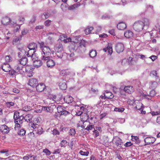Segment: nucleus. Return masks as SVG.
Wrapping results in <instances>:
<instances>
[{
  "label": "nucleus",
  "mask_w": 160,
  "mask_h": 160,
  "mask_svg": "<svg viewBox=\"0 0 160 160\" xmlns=\"http://www.w3.org/2000/svg\"><path fill=\"white\" fill-rule=\"evenodd\" d=\"M23 118L22 116H20L19 112L16 111L14 112L13 118L15 124L14 127L15 130L18 129L19 128L22 126Z\"/></svg>",
  "instance_id": "1"
},
{
  "label": "nucleus",
  "mask_w": 160,
  "mask_h": 160,
  "mask_svg": "<svg viewBox=\"0 0 160 160\" xmlns=\"http://www.w3.org/2000/svg\"><path fill=\"white\" fill-rule=\"evenodd\" d=\"M42 52L41 58L42 60H48L50 58L49 56L51 54V50L48 47H45L41 49Z\"/></svg>",
  "instance_id": "2"
},
{
  "label": "nucleus",
  "mask_w": 160,
  "mask_h": 160,
  "mask_svg": "<svg viewBox=\"0 0 160 160\" xmlns=\"http://www.w3.org/2000/svg\"><path fill=\"white\" fill-rule=\"evenodd\" d=\"M143 23L142 21H139L135 22L133 25V29L136 31H142L144 28Z\"/></svg>",
  "instance_id": "3"
},
{
  "label": "nucleus",
  "mask_w": 160,
  "mask_h": 160,
  "mask_svg": "<svg viewBox=\"0 0 160 160\" xmlns=\"http://www.w3.org/2000/svg\"><path fill=\"white\" fill-rule=\"evenodd\" d=\"M115 49L117 52L118 53L122 52L124 49L123 44L122 43H118L116 46Z\"/></svg>",
  "instance_id": "4"
},
{
  "label": "nucleus",
  "mask_w": 160,
  "mask_h": 160,
  "mask_svg": "<svg viewBox=\"0 0 160 160\" xmlns=\"http://www.w3.org/2000/svg\"><path fill=\"white\" fill-rule=\"evenodd\" d=\"M122 139L118 137L115 139L113 142L114 145L116 146V148L118 149H119L122 147Z\"/></svg>",
  "instance_id": "5"
},
{
  "label": "nucleus",
  "mask_w": 160,
  "mask_h": 160,
  "mask_svg": "<svg viewBox=\"0 0 160 160\" xmlns=\"http://www.w3.org/2000/svg\"><path fill=\"white\" fill-rule=\"evenodd\" d=\"M155 138L152 137H147L144 139V142L146 145L152 144L155 142Z\"/></svg>",
  "instance_id": "6"
},
{
  "label": "nucleus",
  "mask_w": 160,
  "mask_h": 160,
  "mask_svg": "<svg viewBox=\"0 0 160 160\" xmlns=\"http://www.w3.org/2000/svg\"><path fill=\"white\" fill-rule=\"evenodd\" d=\"M55 50L56 52H61L63 50V47L62 44L58 43L56 44L55 47Z\"/></svg>",
  "instance_id": "7"
},
{
  "label": "nucleus",
  "mask_w": 160,
  "mask_h": 160,
  "mask_svg": "<svg viewBox=\"0 0 160 160\" xmlns=\"http://www.w3.org/2000/svg\"><path fill=\"white\" fill-rule=\"evenodd\" d=\"M38 83L37 79L34 78H31L29 80L28 84L32 87H35Z\"/></svg>",
  "instance_id": "8"
},
{
  "label": "nucleus",
  "mask_w": 160,
  "mask_h": 160,
  "mask_svg": "<svg viewBox=\"0 0 160 160\" xmlns=\"http://www.w3.org/2000/svg\"><path fill=\"white\" fill-rule=\"evenodd\" d=\"M46 87L45 84L42 83H40L36 86V88L38 92H42L45 88Z\"/></svg>",
  "instance_id": "9"
},
{
  "label": "nucleus",
  "mask_w": 160,
  "mask_h": 160,
  "mask_svg": "<svg viewBox=\"0 0 160 160\" xmlns=\"http://www.w3.org/2000/svg\"><path fill=\"white\" fill-rule=\"evenodd\" d=\"M0 130L3 134H6L9 132V129L6 125H3L0 127Z\"/></svg>",
  "instance_id": "10"
},
{
  "label": "nucleus",
  "mask_w": 160,
  "mask_h": 160,
  "mask_svg": "<svg viewBox=\"0 0 160 160\" xmlns=\"http://www.w3.org/2000/svg\"><path fill=\"white\" fill-rule=\"evenodd\" d=\"M2 68L4 72H8L10 71L11 68L9 64L6 63H4L2 65Z\"/></svg>",
  "instance_id": "11"
},
{
  "label": "nucleus",
  "mask_w": 160,
  "mask_h": 160,
  "mask_svg": "<svg viewBox=\"0 0 160 160\" xmlns=\"http://www.w3.org/2000/svg\"><path fill=\"white\" fill-rule=\"evenodd\" d=\"M124 90L125 92L131 94L134 92V89L132 86H128L124 87Z\"/></svg>",
  "instance_id": "12"
},
{
  "label": "nucleus",
  "mask_w": 160,
  "mask_h": 160,
  "mask_svg": "<svg viewBox=\"0 0 160 160\" xmlns=\"http://www.w3.org/2000/svg\"><path fill=\"white\" fill-rule=\"evenodd\" d=\"M134 103L135 105V108L137 109L141 110L143 108V105L140 101L136 100L134 102Z\"/></svg>",
  "instance_id": "13"
},
{
  "label": "nucleus",
  "mask_w": 160,
  "mask_h": 160,
  "mask_svg": "<svg viewBox=\"0 0 160 160\" xmlns=\"http://www.w3.org/2000/svg\"><path fill=\"white\" fill-rule=\"evenodd\" d=\"M49 58L47 60L46 62L47 66L48 68H52L55 66V61L52 59H49Z\"/></svg>",
  "instance_id": "14"
},
{
  "label": "nucleus",
  "mask_w": 160,
  "mask_h": 160,
  "mask_svg": "<svg viewBox=\"0 0 160 160\" xmlns=\"http://www.w3.org/2000/svg\"><path fill=\"white\" fill-rule=\"evenodd\" d=\"M37 44L34 42L30 43L28 46V48L30 50H32L34 51L33 53L36 52V49H37Z\"/></svg>",
  "instance_id": "15"
},
{
  "label": "nucleus",
  "mask_w": 160,
  "mask_h": 160,
  "mask_svg": "<svg viewBox=\"0 0 160 160\" xmlns=\"http://www.w3.org/2000/svg\"><path fill=\"white\" fill-rule=\"evenodd\" d=\"M117 27L119 30H123L126 28L127 26L125 22H120L118 24Z\"/></svg>",
  "instance_id": "16"
},
{
  "label": "nucleus",
  "mask_w": 160,
  "mask_h": 160,
  "mask_svg": "<svg viewBox=\"0 0 160 160\" xmlns=\"http://www.w3.org/2000/svg\"><path fill=\"white\" fill-rule=\"evenodd\" d=\"M10 22V18L8 17L3 18L1 20L2 23L4 25H7Z\"/></svg>",
  "instance_id": "17"
},
{
  "label": "nucleus",
  "mask_w": 160,
  "mask_h": 160,
  "mask_svg": "<svg viewBox=\"0 0 160 160\" xmlns=\"http://www.w3.org/2000/svg\"><path fill=\"white\" fill-rule=\"evenodd\" d=\"M42 64V62L41 60H37L34 61L33 62V66L36 68H38L41 67Z\"/></svg>",
  "instance_id": "18"
},
{
  "label": "nucleus",
  "mask_w": 160,
  "mask_h": 160,
  "mask_svg": "<svg viewBox=\"0 0 160 160\" xmlns=\"http://www.w3.org/2000/svg\"><path fill=\"white\" fill-rule=\"evenodd\" d=\"M124 35L125 37L129 38L132 37L133 36V32L130 30H128L125 32Z\"/></svg>",
  "instance_id": "19"
},
{
  "label": "nucleus",
  "mask_w": 160,
  "mask_h": 160,
  "mask_svg": "<svg viewBox=\"0 0 160 160\" xmlns=\"http://www.w3.org/2000/svg\"><path fill=\"white\" fill-rule=\"evenodd\" d=\"M71 73V72L68 70L65 69L61 70L60 72L61 75L64 76L69 75Z\"/></svg>",
  "instance_id": "20"
},
{
  "label": "nucleus",
  "mask_w": 160,
  "mask_h": 160,
  "mask_svg": "<svg viewBox=\"0 0 160 160\" xmlns=\"http://www.w3.org/2000/svg\"><path fill=\"white\" fill-rule=\"evenodd\" d=\"M158 85V83L155 81L151 82L149 84L150 88L153 90L155 89L157 87Z\"/></svg>",
  "instance_id": "21"
},
{
  "label": "nucleus",
  "mask_w": 160,
  "mask_h": 160,
  "mask_svg": "<svg viewBox=\"0 0 160 160\" xmlns=\"http://www.w3.org/2000/svg\"><path fill=\"white\" fill-rule=\"evenodd\" d=\"M23 117V120H25V121L28 122L30 121L32 118V116L31 114H28L25 116H22Z\"/></svg>",
  "instance_id": "22"
},
{
  "label": "nucleus",
  "mask_w": 160,
  "mask_h": 160,
  "mask_svg": "<svg viewBox=\"0 0 160 160\" xmlns=\"http://www.w3.org/2000/svg\"><path fill=\"white\" fill-rule=\"evenodd\" d=\"M105 93L106 98L108 99H111L114 97L113 94L111 92L107 91L105 92Z\"/></svg>",
  "instance_id": "23"
},
{
  "label": "nucleus",
  "mask_w": 160,
  "mask_h": 160,
  "mask_svg": "<svg viewBox=\"0 0 160 160\" xmlns=\"http://www.w3.org/2000/svg\"><path fill=\"white\" fill-rule=\"evenodd\" d=\"M19 63L21 65L24 66L28 62V59L26 57H23L20 59L19 61Z\"/></svg>",
  "instance_id": "24"
},
{
  "label": "nucleus",
  "mask_w": 160,
  "mask_h": 160,
  "mask_svg": "<svg viewBox=\"0 0 160 160\" xmlns=\"http://www.w3.org/2000/svg\"><path fill=\"white\" fill-rule=\"evenodd\" d=\"M89 118L88 115L86 113H84L81 117V120L82 122L88 121Z\"/></svg>",
  "instance_id": "25"
},
{
  "label": "nucleus",
  "mask_w": 160,
  "mask_h": 160,
  "mask_svg": "<svg viewBox=\"0 0 160 160\" xmlns=\"http://www.w3.org/2000/svg\"><path fill=\"white\" fill-rule=\"evenodd\" d=\"M103 50L105 52H106L108 51L109 54L110 55H111L112 52V48L111 47L109 44L107 48H104Z\"/></svg>",
  "instance_id": "26"
},
{
  "label": "nucleus",
  "mask_w": 160,
  "mask_h": 160,
  "mask_svg": "<svg viewBox=\"0 0 160 160\" xmlns=\"http://www.w3.org/2000/svg\"><path fill=\"white\" fill-rule=\"evenodd\" d=\"M59 86L60 88L62 90H66L67 88V85L65 82H60L59 84Z\"/></svg>",
  "instance_id": "27"
},
{
  "label": "nucleus",
  "mask_w": 160,
  "mask_h": 160,
  "mask_svg": "<svg viewBox=\"0 0 160 160\" xmlns=\"http://www.w3.org/2000/svg\"><path fill=\"white\" fill-rule=\"evenodd\" d=\"M93 29L92 27L88 26L85 30L84 32L86 35H88L91 33Z\"/></svg>",
  "instance_id": "28"
},
{
  "label": "nucleus",
  "mask_w": 160,
  "mask_h": 160,
  "mask_svg": "<svg viewBox=\"0 0 160 160\" xmlns=\"http://www.w3.org/2000/svg\"><path fill=\"white\" fill-rule=\"evenodd\" d=\"M80 4L79 3H76L73 5L70 6L69 8V9L74 10L78 8L80 6Z\"/></svg>",
  "instance_id": "29"
},
{
  "label": "nucleus",
  "mask_w": 160,
  "mask_h": 160,
  "mask_svg": "<svg viewBox=\"0 0 160 160\" xmlns=\"http://www.w3.org/2000/svg\"><path fill=\"white\" fill-rule=\"evenodd\" d=\"M97 54V52L96 50L92 49L89 52V56L92 58H93L95 57Z\"/></svg>",
  "instance_id": "30"
},
{
  "label": "nucleus",
  "mask_w": 160,
  "mask_h": 160,
  "mask_svg": "<svg viewBox=\"0 0 160 160\" xmlns=\"http://www.w3.org/2000/svg\"><path fill=\"white\" fill-rule=\"evenodd\" d=\"M143 23L144 27L145 26L147 27H148L150 24V22L148 19L147 18H145L142 21Z\"/></svg>",
  "instance_id": "31"
},
{
  "label": "nucleus",
  "mask_w": 160,
  "mask_h": 160,
  "mask_svg": "<svg viewBox=\"0 0 160 160\" xmlns=\"http://www.w3.org/2000/svg\"><path fill=\"white\" fill-rule=\"evenodd\" d=\"M52 106H50V107H44L43 109L45 111H47V112L52 113L53 111V108Z\"/></svg>",
  "instance_id": "32"
},
{
  "label": "nucleus",
  "mask_w": 160,
  "mask_h": 160,
  "mask_svg": "<svg viewBox=\"0 0 160 160\" xmlns=\"http://www.w3.org/2000/svg\"><path fill=\"white\" fill-rule=\"evenodd\" d=\"M16 71L18 73H21L22 72V68H23L22 66H19L17 65L15 67Z\"/></svg>",
  "instance_id": "33"
},
{
  "label": "nucleus",
  "mask_w": 160,
  "mask_h": 160,
  "mask_svg": "<svg viewBox=\"0 0 160 160\" xmlns=\"http://www.w3.org/2000/svg\"><path fill=\"white\" fill-rule=\"evenodd\" d=\"M132 141L135 142L137 143H139L140 141L139 140L138 137L136 136H132Z\"/></svg>",
  "instance_id": "34"
},
{
  "label": "nucleus",
  "mask_w": 160,
  "mask_h": 160,
  "mask_svg": "<svg viewBox=\"0 0 160 160\" xmlns=\"http://www.w3.org/2000/svg\"><path fill=\"white\" fill-rule=\"evenodd\" d=\"M43 129L40 126H38V127L35 131H37V133L38 134L41 135L43 132Z\"/></svg>",
  "instance_id": "35"
},
{
  "label": "nucleus",
  "mask_w": 160,
  "mask_h": 160,
  "mask_svg": "<svg viewBox=\"0 0 160 160\" xmlns=\"http://www.w3.org/2000/svg\"><path fill=\"white\" fill-rule=\"evenodd\" d=\"M5 59L7 62H10L12 61V58L10 55H7L5 57Z\"/></svg>",
  "instance_id": "36"
},
{
  "label": "nucleus",
  "mask_w": 160,
  "mask_h": 160,
  "mask_svg": "<svg viewBox=\"0 0 160 160\" xmlns=\"http://www.w3.org/2000/svg\"><path fill=\"white\" fill-rule=\"evenodd\" d=\"M33 69V68L31 66L26 65L25 67V70L27 72H32Z\"/></svg>",
  "instance_id": "37"
},
{
  "label": "nucleus",
  "mask_w": 160,
  "mask_h": 160,
  "mask_svg": "<svg viewBox=\"0 0 160 160\" xmlns=\"http://www.w3.org/2000/svg\"><path fill=\"white\" fill-rule=\"evenodd\" d=\"M18 20L19 22V23L20 25L22 24L24 22V21L25 20V19L24 17L22 16H19L18 17Z\"/></svg>",
  "instance_id": "38"
},
{
  "label": "nucleus",
  "mask_w": 160,
  "mask_h": 160,
  "mask_svg": "<svg viewBox=\"0 0 160 160\" xmlns=\"http://www.w3.org/2000/svg\"><path fill=\"white\" fill-rule=\"evenodd\" d=\"M60 144L61 147L65 148L68 145V142L66 140H62L60 142Z\"/></svg>",
  "instance_id": "39"
},
{
  "label": "nucleus",
  "mask_w": 160,
  "mask_h": 160,
  "mask_svg": "<svg viewBox=\"0 0 160 160\" xmlns=\"http://www.w3.org/2000/svg\"><path fill=\"white\" fill-rule=\"evenodd\" d=\"M93 128L94 125L91 124L90 123L86 127L85 129L87 131H89L90 130H92Z\"/></svg>",
  "instance_id": "40"
},
{
  "label": "nucleus",
  "mask_w": 160,
  "mask_h": 160,
  "mask_svg": "<svg viewBox=\"0 0 160 160\" xmlns=\"http://www.w3.org/2000/svg\"><path fill=\"white\" fill-rule=\"evenodd\" d=\"M79 153L81 155L87 156L88 155L89 152L88 151H83L82 150H80L79 151Z\"/></svg>",
  "instance_id": "41"
},
{
  "label": "nucleus",
  "mask_w": 160,
  "mask_h": 160,
  "mask_svg": "<svg viewBox=\"0 0 160 160\" xmlns=\"http://www.w3.org/2000/svg\"><path fill=\"white\" fill-rule=\"evenodd\" d=\"M86 42L84 40L81 41V42L79 43V48H82L83 47L84 48L86 47Z\"/></svg>",
  "instance_id": "42"
},
{
  "label": "nucleus",
  "mask_w": 160,
  "mask_h": 160,
  "mask_svg": "<svg viewBox=\"0 0 160 160\" xmlns=\"http://www.w3.org/2000/svg\"><path fill=\"white\" fill-rule=\"evenodd\" d=\"M29 124L31 127L33 129H34L35 130L37 129L38 127V126H39L36 123L35 124L34 123L32 122H30Z\"/></svg>",
  "instance_id": "43"
},
{
  "label": "nucleus",
  "mask_w": 160,
  "mask_h": 160,
  "mask_svg": "<svg viewBox=\"0 0 160 160\" xmlns=\"http://www.w3.org/2000/svg\"><path fill=\"white\" fill-rule=\"evenodd\" d=\"M124 110L125 108H115L114 109V111L119 112H122Z\"/></svg>",
  "instance_id": "44"
},
{
  "label": "nucleus",
  "mask_w": 160,
  "mask_h": 160,
  "mask_svg": "<svg viewBox=\"0 0 160 160\" xmlns=\"http://www.w3.org/2000/svg\"><path fill=\"white\" fill-rule=\"evenodd\" d=\"M157 72L155 70L152 71L150 73V76L152 77H157Z\"/></svg>",
  "instance_id": "45"
},
{
  "label": "nucleus",
  "mask_w": 160,
  "mask_h": 160,
  "mask_svg": "<svg viewBox=\"0 0 160 160\" xmlns=\"http://www.w3.org/2000/svg\"><path fill=\"white\" fill-rule=\"evenodd\" d=\"M48 17V13L47 12H43L41 15V18L43 19H46Z\"/></svg>",
  "instance_id": "46"
},
{
  "label": "nucleus",
  "mask_w": 160,
  "mask_h": 160,
  "mask_svg": "<svg viewBox=\"0 0 160 160\" xmlns=\"http://www.w3.org/2000/svg\"><path fill=\"white\" fill-rule=\"evenodd\" d=\"M51 22V20L48 19L44 22V24L46 27H49L50 25Z\"/></svg>",
  "instance_id": "47"
},
{
  "label": "nucleus",
  "mask_w": 160,
  "mask_h": 160,
  "mask_svg": "<svg viewBox=\"0 0 160 160\" xmlns=\"http://www.w3.org/2000/svg\"><path fill=\"white\" fill-rule=\"evenodd\" d=\"M82 128L85 129L86 127L90 123L89 121H85V122H82Z\"/></svg>",
  "instance_id": "48"
},
{
  "label": "nucleus",
  "mask_w": 160,
  "mask_h": 160,
  "mask_svg": "<svg viewBox=\"0 0 160 160\" xmlns=\"http://www.w3.org/2000/svg\"><path fill=\"white\" fill-rule=\"evenodd\" d=\"M14 103L12 102H7L6 103V105L8 108H10L14 105Z\"/></svg>",
  "instance_id": "49"
},
{
  "label": "nucleus",
  "mask_w": 160,
  "mask_h": 160,
  "mask_svg": "<svg viewBox=\"0 0 160 160\" xmlns=\"http://www.w3.org/2000/svg\"><path fill=\"white\" fill-rule=\"evenodd\" d=\"M43 152L45 153L46 155L47 156L51 154V152L47 148L44 149Z\"/></svg>",
  "instance_id": "50"
},
{
  "label": "nucleus",
  "mask_w": 160,
  "mask_h": 160,
  "mask_svg": "<svg viewBox=\"0 0 160 160\" xmlns=\"http://www.w3.org/2000/svg\"><path fill=\"white\" fill-rule=\"evenodd\" d=\"M76 133V131L74 129H71L69 131V134L71 135H74Z\"/></svg>",
  "instance_id": "51"
},
{
  "label": "nucleus",
  "mask_w": 160,
  "mask_h": 160,
  "mask_svg": "<svg viewBox=\"0 0 160 160\" xmlns=\"http://www.w3.org/2000/svg\"><path fill=\"white\" fill-rule=\"evenodd\" d=\"M26 133V131L24 129H21L19 131L18 134L20 136H23Z\"/></svg>",
  "instance_id": "52"
},
{
  "label": "nucleus",
  "mask_w": 160,
  "mask_h": 160,
  "mask_svg": "<svg viewBox=\"0 0 160 160\" xmlns=\"http://www.w3.org/2000/svg\"><path fill=\"white\" fill-rule=\"evenodd\" d=\"M41 120V119L40 118L38 117L34 118L33 121L34 122L39 123L40 122Z\"/></svg>",
  "instance_id": "53"
},
{
  "label": "nucleus",
  "mask_w": 160,
  "mask_h": 160,
  "mask_svg": "<svg viewBox=\"0 0 160 160\" xmlns=\"http://www.w3.org/2000/svg\"><path fill=\"white\" fill-rule=\"evenodd\" d=\"M57 109L58 112L60 113V114L62 113V112L64 110L61 106H58L57 108Z\"/></svg>",
  "instance_id": "54"
},
{
  "label": "nucleus",
  "mask_w": 160,
  "mask_h": 160,
  "mask_svg": "<svg viewBox=\"0 0 160 160\" xmlns=\"http://www.w3.org/2000/svg\"><path fill=\"white\" fill-rule=\"evenodd\" d=\"M52 133L54 135H59L60 132L59 131L56 129H54L52 131Z\"/></svg>",
  "instance_id": "55"
},
{
  "label": "nucleus",
  "mask_w": 160,
  "mask_h": 160,
  "mask_svg": "<svg viewBox=\"0 0 160 160\" xmlns=\"http://www.w3.org/2000/svg\"><path fill=\"white\" fill-rule=\"evenodd\" d=\"M20 28V25H16L15 27V29L14 30V32H17Z\"/></svg>",
  "instance_id": "56"
},
{
  "label": "nucleus",
  "mask_w": 160,
  "mask_h": 160,
  "mask_svg": "<svg viewBox=\"0 0 160 160\" xmlns=\"http://www.w3.org/2000/svg\"><path fill=\"white\" fill-rule=\"evenodd\" d=\"M63 55L62 52H56V57L59 58H62V57Z\"/></svg>",
  "instance_id": "57"
},
{
  "label": "nucleus",
  "mask_w": 160,
  "mask_h": 160,
  "mask_svg": "<svg viewBox=\"0 0 160 160\" xmlns=\"http://www.w3.org/2000/svg\"><path fill=\"white\" fill-rule=\"evenodd\" d=\"M151 114L152 115V116H155V115H160V111L159 112H158V111H156V112L152 111V112H151Z\"/></svg>",
  "instance_id": "58"
},
{
  "label": "nucleus",
  "mask_w": 160,
  "mask_h": 160,
  "mask_svg": "<svg viewBox=\"0 0 160 160\" xmlns=\"http://www.w3.org/2000/svg\"><path fill=\"white\" fill-rule=\"evenodd\" d=\"M60 39L63 41V40L67 38V35L64 34H62L61 35H60Z\"/></svg>",
  "instance_id": "59"
},
{
  "label": "nucleus",
  "mask_w": 160,
  "mask_h": 160,
  "mask_svg": "<svg viewBox=\"0 0 160 160\" xmlns=\"http://www.w3.org/2000/svg\"><path fill=\"white\" fill-rule=\"evenodd\" d=\"M132 144L131 142H128L124 144V146L125 147H128L131 146Z\"/></svg>",
  "instance_id": "60"
},
{
  "label": "nucleus",
  "mask_w": 160,
  "mask_h": 160,
  "mask_svg": "<svg viewBox=\"0 0 160 160\" xmlns=\"http://www.w3.org/2000/svg\"><path fill=\"white\" fill-rule=\"evenodd\" d=\"M107 115V113L106 112H104L102 113L100 115V118L101 120L103 118H104Z\"/></svg>",
  "instance_id": "61"
},
{
  "label": "nucleus",
  "mask_w": 160,
  "mask_h": 160,
  "mask_svg": "<svg viewBox=\"0 0 160 160\" xmlns=\"http://www.w3.org/2000/svg\"><path fill=\"white\" fill-rule=\"evenodd\" d=\"M109 33L113 36H114L115 35V31H114V30L113 29H112L109 30Z\"/></svg>",
  "instance_id": "62"
},
{
  "label": "nucleus",
  "mask_w": 160,
  "mask_h": 160,
  "mask_svg": "<svg viewBox=\"0 0 160 160\" xmlns=\"http://www.w3.org/2000/svg\"><path fill=\"white\" fill-rule=\"evenodd\" d=\"M71 41V39L70 38H66L65 39L63 40L64 42L66 43L67 42H70Z\"/></svg>",
  "instance_id": "63"
},
{
  "label": "nucleus",
  "mask_w": 160,
  "mask_h": 160,
  "mask_svg": "<svg viewBox=\"0 0 160 160\" xmlns=\"http://www.w3.org/2000/svg\"><path fill=\"white\" fill-rule=\"evenodd\" d=\"M32 156H30L29 155H27L23 157V159L24 160H28L29 158V157L32 158Z\"/></svg>",
  "instance_id": "64"
}]
</instances>
